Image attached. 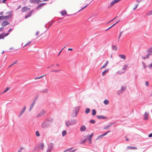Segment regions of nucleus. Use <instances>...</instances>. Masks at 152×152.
I'll return each instance as SVG.
<instances>
[{"label": "nucleus", "mask_w": 152, "mask_h": 152, "mask_svg": "<svg viewBox=\"0 0 152 152\" xmlns=\"http://www.w3.org/2000/svg\"><path fill=\"white\" fill-rule=\"evenodd\" d=\"M50 124L49 122L47 121H44L41 124V126L42 128L45 129L48 127Z\"/></svg>", "instance_id": "1"}, {"label": "nucleus", "mask_w": 152, "mask_h": 152, "mask_svg": "<svg viewBox=\"0 0 152 152\" xmlns=\"http://www.w3.org/2000/svg\"><path fill=\"white\" fill-rule=\"evenodd\" d=\"M31 43V41L28 39H25L23 41L21 45L24 47L30 45Z\"/></svg>", "instance_id": "2"}, {"label": "nucleus", "mask_w": 152, "mask_h": 152, "mask_svg": "<svg viewBox=\"0 0 152 152\" xmlns=\"http://www.w3.org/2000/svg\"><path fill=\"white\" fill-rule=\"evenodd\" d=\"M76 122L75 121H68L66 122V124L67 126L68 127L69 126L73 125Z\"/></svg>", "instance_id": "3"}, {"label": "nucleus", "mask_w": 152, "mask_h": 152, "mask_svg": "<svg viewBox=\"0 0 152 152\" xmlns=\"http://www.w3.org/2000/svg\"><path fill=\"white\" fill-rule=\"evenodd\" d=\"M42 34L41 32L39 31H37L35 34L34 36L36 39H37L42 36Z\"/></svg>", "instance_id": "4"}, {"label": "nucleus", "mask_w": 152, "mask_h": 152, "mask_svg": "<svg viewBox=\"0 0 152 152\" xmlns=\"http://www.w3.org/2000/svg\"><path fill=\"white\" fill-rule=\"evenodd\" d=\"M46 111L44 110H42L41 112L39 113L36 116L37 118H39L44 115L45 114Z\"/></svg>", "instance_id": "5"}, {"label": "nucleus", "mask_w": 152, "mask_h": 152, "mask_svg": "<svg viewBox=\"0 0 152 152\" xmlns=\"http://www.w3.org/2000/svg\"><path fill=\"white\" fill-rule=\"evenodd\" d=\"M128 66L127 65H125L122 69L121 71L120 70L118 72V73L119 74H121L122 73H124L125 72V70L126 68Z\"/></svg>", "instance_id": "6"}, {"label": "nucleus", "mask_w": 152, "mask_h": 152, "mask_svg": "<svg viewBox=\"0 0 152 152\" xmlns=\"http://www.w3.org/2000/svg\"><path fill=\"white\" fill-rule=\"evenodd\" d=\"M80 109V107L78 106L75 107L74 112H75V115H73V116L76 117L77 115L78 112Z\"/></svg>", "instance_id": "7"}, {"label": "nucleus", "mask_w": 152, "mask_h": 152, "mask_svg": "<svg viewBox=\"0 0 152 152\" xmlns=\"http://www.w3.org/2000/svg\"><path fill=\"white\" fill-rule=\"evenodd\" d=\"M121 0H113L112 1L110 5V7H113L114 4L117 3H118Z\"/></svg>", "instance_id": "8"}, {"label": "nucleus", "mask_w": 152, "mask_h": 152, "mask_svg": "<svg viewBox=\"0 0 152 152\" xmlns=\"http://www.w3.org/2000/svg\"><path fill=\"white\" fill-rule=\"evenodd\" d=\"M30 9L29 8H28L27 7H24L22 8L21 11L22 12H25L30 10Z\"/></svg>", "instance_id": "9"}, {"label": "nucleus", "mask_w": 152, "mask_h": 152, "mask_svg": "<svg viewBox=\"0 0 152 152\" xmlns=\"http://www.w3.org/2000/svg\"><path fill=\"white\" fill-rule=\"evenodd\" d=\"M9 24V23L6 20H4L2 22L1 25L3 26H5Z\"/></svg>", "instance_id": "10"}, {"label": "nucleus", "mask_w": 152, "mask_h": 152, "mask_svg": "<svg viewBox=\"0 0 152 152\" xmlns=\"http://www.w3.org/2000/svg\"><path fill=\"white\" fill-rule=\"evenodd\" d=\"M110 132V131H108L107 132L104 133V134H102L100 135H99V136H98V137L97 138H96V140H99V139H100L102 137H104V136L106 135V134H107L108 133Z\"/></svg>", "instance_id": "11"}, {"label": "nucleus", "mask_w": 152, "mask_h": 152, "mask_svg": "<svg viewBox=\"0 0 152 152\" xmlns=\"http://www.w3.org/2000/svg\"><path fill=\"white\" fill-rule=\"evenodd\" d=\"M44 146L43 143H41L38 145V148L40 150H42L44 148Z\"/></svg>", "instance_id": "12"}, {"label": "nucleus", "mask_w": 152, "mask_h": 152, "mask_svg": "<svg viewBox=\"0 0 152 152\" xmlns=\"http://www.w3.org/2000/svg\"><path fill=\"white\" fill-rule=\"evenodd\" d=\"M149 115L148 113L146 112L144 115V119L145 120H147L148 118V115Z\"/></svg>", "instance_id": "13"}, {"label": "nucleus", "mask_w": 152, "mask_h": 152, "mask_svg": "<svg viewBox=\"0 0 152 152\" xmlns=\"http://www.w3.org/2000/svg\"><path fill=\"white\" fill-rule=\"evenodd\" d=\"M30 1L31 3H39V2H41L40 0H30Z\"/></svg>", "instance_id": "14"}, {"label": "nucleus", "mask_w": 152, "mask_h": 152, "mask_svg": "<svg viewBox=\"0 0 152 152\" xmlns=\"http://www.w3.org/2000/svg\"><path fill=\"white\" fill-rule=\"evenodd\" d=\"M149 51V53L147 54L146 57V58H148L149 56L152 55V49L150 50Z\"/></svg>", "instance_id": "15"}, {"label": "nucleus", "mask_w": 152, "mask_h": 152, "mask_svg": "<svg viewBox=\"0 0 152 152\" xmlns=\"http://www.w3.org/2000/svg\"><path fill=\"white\" fill-rule=\"evenodd\" d=\"M26 109V107L25 106L24 107L23 109H22V110L20 112V115H19V117H20L22 114L24 113L25 110Z\"/></svg>", "instance_id": "16"}, {"label": "nucleus", "mask_w": 152, "mask_h": 152, "mask_svg": "<svg viewBox=\"0 0 152 152\" xmlns=\"http://www.w3.org/2000/svg\"><path fill=\"white\" fill-rule=\"evenodd\" d=\"M35 101H34L30 106L29 111H31L32 110L35 104Z\"/></svg>", "instance_id": "17"}, {"label": "nucleus", "mask_w": 152, "mask_h": 152, "mask_svg": "<svg viewBox=\"0 0 152 152\" xmlns=\"http://www.w3.org/2000/svg\"><path fill=\"white\" fill-rule=\"evenodd\" d=\"M86 129V127L84 125L82 126L80 128V130L81 131H84Z\"/></svg>", "instance_id": "18"}, {"label": "nucleus", "mask_w": 152, "mask_h": 152, "mask_svg": "<svg viewBox=\"0 0 152 152\" xmlns=\"http://www.w3.org/2000/svg\"><path fill=\"white\" fill-rule=\"evenodd\" d=\"M109 69H108L105 70L102 73V76L105 75L109 71Z\"/></svg>", "instance_id": "19"}, {"label": "nucleus", "mask_w": 152, "mask_h": 152, "mask_svg": "<svg viewBox=\"0 0 152 152\" xmlns=\"http://www.w3.org/2000/svg\"><path fill=\"white\" fill-rule=\"evenodd\" d=\"M96 117L99 119H105L106 118L103 115H98L96 116Z\"/></svg>", "instance_id": "20"}, {"label": "nucleus", "mask_w": 152, "mask_h": 152, "mask_svg": "<svg viewBox=\"0 0 152 152\" xmlns=\"http://www.w3.org/2000/svg\"><path fill=\"white\" fill-rule=\"evenodd\" d=\"M108 63H109L108 61L107 60L106 61V62L105 63V64L103 65V66L101 68V69H102V68H104L106 67L107 66V64H108Z\"/></svg>", "instance_id": "21"}, {"label": "nucleus", "mask_w": 152, "mask_h": 152, "mask_svg": "<svg viewBox=\"0 0 152 152\" xmlns=\"http://www.w3.org/2000/svg\"><path fill=\"white\" fill-rule=\"evenodd\" d=\"M127 148L128 149H137V148L135 147H131L128 146L127 147Z\"/></svg>", "instance_id": "22"}, {"label": "nucleus", "mask_w": 152, "mask_h": 152, "mask_svg": "<svg viewBox=\"0 0 152 152\" xmlns=\"http://www.w3.org/2000/svg\"><path fill=\"white\" fill-rule=\"evenodd\" d=\"M11 15H10V16H4V19H5V20H7V19H10V18H11Z\"/></svg>", "instance_id": "23"}, {"label": "nucleus", "mask_w": 152, "mask_h": 152, "mask_svg": "<svg viewBox=\"0 0 152 152\" xmlns=\"http://www.w3.org/2000/svg\"><path fill=\"white\" fill-rule=\"evenodd\" d=\"M119 56L122 59H125L126 58V56L124 55H119Z\"/></svg>", "instance_id": "24"}, {"label": "nucleus", "mask_w": 152, "mask_h": 152, "mask_svg": "<svg viewBox=\"0 0 152 152\" xmlns=\"http://www.w3.org/2000/svg\"><path fill=\"white\" fill-rule=\"evenodd\" d=\"M151 15H152V10L146 14V15L147 16H149Z\"/></svg>", "instance_id": "25"}, {"label": "nucleus", "mask_w": 152, "mask_h": 152, "mask_svg": "<svg viewBox=\"0 0 152 152\" xmlns=\"http://www.w3.org/2000/svg\"><path fill=\"white\" fill-rule=\"evenodd\" d=\"M61 13L62 15H64L66 14V12L65 10H63L62 11Z\"/></svg>", "instance_id": "26"}, {"label": "nucleus", "mask_w": 152, "mask_h": 152, "mask_svg": "<svg viewBox=\"0 0 152 152\" xmlns=\"http://www.w3.org/2000/svg\"><path fill=\"white\" fill-rule=\"evenodd\" d=\"M32 11H31L28 15H27L25 16V18H27L28 17L31 16V15L32 14Z\"/></svg>", "instance_id": "27"}, {"label": "nucleus", "mask_w": 152, "mask_h": 152, "mask_svg": "<svg viewBox=\"0 0 152 152\" xmlns=\"http://www.w3.org/2000/svg\"><path fill=\"white\" fill-rule=\"evenodd\" d=\"M9 33H7L5 35H4V36H3L2 34L0 35V37H1V38H4V37L7 36V35H9Z\"/></svg>", "instance_id": "28"}, {"label": "nucleus", "mask_w": 152, "mask_h": 152, "mask_svg": "<svg viewBox=\"0 0 152 152\" xmlns=\"http://www.w3.org/2000/svg\"><path fill=\"white\" fill-rule=\"evenodd\" d=\"M48 89L47 88L44 89L42 91V92L43 93H47L48 92Z\"/></svg>", "instance_id": "29"}, {"label": "nucleus", "mask_w": 152, "mask_h": 152, "mask_svg": "<svg viewBox=\"0 0 152 152\" xmlns=\"http://www.w3.org/2000/svg\"><path fill=\"white\" fill-rule=\"evenodd\" d=\"M66 131L65 130H63L62 132V135L63 136H64L66 134Z\"/></svg>", "instance_id": "30"}, {"label": "nucleus", "mask_w": 152, "mask_h": 152, "mask_svg": "<svg viewBox=\"0 0 152 152\" xmlns=\"http://www.w3.org/2000/svg\"><path fill=\"white\" fill-rule=\"evenodd\" d=\"M96 113V112L95 110H92V115H94Z\"/></svg>", "instance_id": "31"}, {"label": "nucleus", "mask_w": 152, "mask_h": 152, "mask_svg": "<svg viewBox=\"0 0 152 152\" xmlns=\"http://www.w3.org/2000/svg\"><path fill=\"white\" fill-rule=\"evenodd\" d=\"M90 111V109L88 108H87L85 110V113L86 114H88Z\"/></svg>", "instance_id": "32"}, {"label": "nucleus", "mask_w": 152, "mask_h": 152, "mask_svg": "<svg viewBox=\"0 0 152 152\" xmlns=\"http://www.w3.org/2000/svg\"><path fill=\"white\" fill-rule=\"evenodd\" d=\"M61 69H58L56 70H53L52 71L53 72H58L59 71H61Z\"/></svg>", "instance_id": "33"}, {"label": "nucleus", "mask_w": 152, "mask_h": 152, "mask_svg": "<svg viewBox=\"0 0 152 152\" xmlns=\"http://www.w3.org/2000/svg\"><path fill=\"white\" fill-rule=\"evenodd\" d=\"M104 103L105 104H107L109 103V101L108 100L105 99L104 102Z\"/></svg>", "instance_id": "34"}, {"label": "nucleus", "mask_w": 152, "mask_h": 152, "mask_svg": "<svg viewBox=\"0 0 152 152\" xmlns=\"http://www.w3.org/2000/svg\"><path fill=\"white\" fill-rule=\"evenodd\" d=\"M126 88V87L125 86H122L121 88V89L122 90V92L125 90Z\"/></svg>", "instance_id": "35"}, {"label": "nucleus", "mask_w": 152, "mask_h": 152, "mask_svg": "<svg viewBox=\"0 0 152 152\" xmlns=\"http://www.w3.org/2000/svg\"><path fill=\"white\" fill-rule=\"evenodd\" d=\"M113 49L114 50H116L117 49V47L116 46H114L113 47Z\"/></svg>", "instance_id": "36"}, {"label": "nucleus", "mask_w": 152, "mask_h": 152, "mask_svg": "<svg viewBox=\"0 0 152 152\" xmlns=\"http://www.w3.org/2000/svg\"><path fill=\"white\" fill-rule=\"evenodd\" d=\"M24 149L23 147H21L18 150V152H21Z\"/></svg>", "instance_id": "37"}, {"label": "nucleus", "mask_w": 152, "mask_h": 152, "mask_svg": "<svg viewBox=\"0 0 152 152\" xmlns=\"http://www.w3.org/2000/svg\"><path fill=\"white\" fill-rule=\"evenodd\" d=\"M44 76V75H43L41 76H40L39 77H36V78H34V79L35 80H37V79H40L41 78H42V77Z\"/></svg>", "instance_id": "38"}, {"label": "nucleus", "mask_w": 152, "mask_h": 152, "mask_svg": "<svg viewBox=\"0 0 152 152\" xmlns=\"http://www.w3.org/2000/svg\"><path fill=\"white\" fill-rule=\"evenodd\" d=\"M36 135L37 137H39L40 136V134L39 133V132L38 131L36 132Z\"/></svg>", "instance_id": "39"}, {"label": "nucleus", "mask_w": 152, "mask_h": 152, "mask_svg": "<svg viewBox=\"0 0 152 152\" xmlns=\"http://www.w3.org/2000/svg\"><path fill=\"white\" fill-rule=\"evenodd\" d=\"M90 122L91 123L94 124L95 123V121L94 120H91L90 121Z\"/></svg>", "instance_id": "40"}, {"label": "nucleus", "mask_w": 152, "mask_h": 152, "mask_svg": "<svg viewBox=\"0 0 152 152\" xmlns=\"http://www.w3.org/2000/svg\"><path fill=\"white\" fill-rule=\"evenodd\" d=\"M51 147L49 148L47 150V152H51Z\"/></svg>", "instance_id": "41"}, {"label": "nucleus", "mask_w": 152, "mask_h": 152, "mask_svg": "<svg viewBox=\"0 0 152 152\" xmlns=\"http://www.w3.org/2000/svg\"><path fill=\"white\" fill-rule=\"evenodd\" d=\"M86 139L83 140V141L81 142L80 143V144H83V143H85L86 142Z\"/></svg>", "instance_id": "42"}, {"label": "nucleus", "mask_w": 152, "mask_h": 152, "mask_svg": "<svg viewBox=\"0 0 152 152\" xmlns=\"http://www.w3.org/2000/svg\"><path fill=\"white\" fill-rule=\"evenodd\" d=\"M90 3H89L88 4H86V6L83 7L80 10H83V9L84 8H85V7H87L88 5Z\"/></svg>", "instance_id": "43"}, {"label": "nucleus", "mask_w": 152, "mask_h": 152, "mask_svg": "<svg viewBox=\"0 0 152 152\" xmlns=\"http://www.w3.org/2000/svg\"><path fill=\"white\" fill-rule=\"evenodd\" d=\"M10 89V88H7L3 92V93H4L6 92Z\"/></svg>", "instance_id": "44"}, {"label": "nucleus", "mask_w": 152, "mask_h": 152, "mask_svg": "<svg viewBox=\"0 0 152 152\" xmlns=\"http://www.w3.org/2000/svg\"><path fill=\"white\" fill-rule=\"evenodd\" d=\"M93 135V133H92L91 134L89 135H88V137H89L90 138H92V136Z\"/></svg>", "instance_id": "45"}, {"label": "nucleus", "mask_w": 152, "mask_h": 152, "mask_svg": "<svg viewBox=\"0 0 152 152\" xmlns=\"http://www.w3.org/2000/svg\"><path fill=\"white\" fill-rule=\"evenodd\" d=\"M115 26V24H113L112 26H110V27L109 28H108L106 30V31H107V30L109 29H110L112 27H113V26Z\"/></svg>", "instance_id": "46"}, {"label": "nucleus", "mask_w": 152, "mask_h": 152, "mask_svg": "<svg viewBox=\"0 0 152 152\" xmlns=\"http://www.w3.org/2000/svg\"><path fill=\"white\" fill-rule=\"evenodd\" d=\"M4 29V28L3 27L0 28V31H3Z\"/></svg>", "instance_id": "47"}, {"label": "nucleus", "mask_w": 152, "mask_h": 152, "mask_svg": "<svg viewBox=\"0 0 152 152\" xmlns=\"http://www.w3.org/2000/svg\"><path fill=\"white\" fill-rule=\"evenodd\" d=\"M4 20V16H0V20Z\"/></svg>", "instance_id": "48"}, {"label": "nucleus", "mask_w": 152, "mask_h": 152, "mask_svg": "<svg viewBox=\"0 0 152 152\" xmlns=\"http://www.w3.org/2000/svg\"><path fill=\"white\" fill-rule=\"evenodd\" d=\"M91 139L92 138H90L89 137L88 139V140L89 141V142H90V143H91Z\"/></svg>", "instance_id": "49"}, {"label": "nucleus", "mask_w": 152, "mask_h": 152, "mask_svg": "<svg viewBox=\"0 0 152 152\" xmlns=\"http://www.w3.org/2000/svg\"><path fill=\"white\" fill-rule=\"evenodd\" d=\"M138 4H136V6L135 7H134V8H133V10H135L136 8H137V7L138 6Z\"/></svg>", "instance_id": "50"}, {"label": "nucleus", "mask_w": 152, "mask_h": 152, "mask_svg": "<svg viewBox=\"0 0 152 152\" xmlns=\"http://www.w3.org/2000/svg\"><path fill=\"white\" fill-rule=\"evenodd\" d=\"M45 3H43L41 4H39V7H41V6H42L45 5Z\"/></svg>", "instance_id": "51"}, {"label": "nucleus", "mask_w": 152, "mask_h": 152, "mask_svg": "<svg viewBox=\"0 0 152 152\" xmlns=\"http://www.w3.org/2000/svg\"><path fill=\"white\" fill-rule=\"evenodd\" d=\"M148 66L149 68H151L152 67V63L151 64H150L149 65H148Z\"/></svg>", "instance_id": "52"}, {"label": "nucleus", "mask_w": 152, "mask_h": 152, "mask_svg": "<svg viewBox=\"0 0 152 152\" xmlns=\"http://www.w3.org/2000/svg\"><path fill=\"white\" fill-rule=\"evenodd\" d=\"M145 85L147 86H148V82H145Z\"/></svg>", "instance_id": "53"}, {"label": "nucleus", "mask_w": 152, "mask_h": 152, "mask_svg": "<svg viewBox=\"0 0 152 152\" xmlns=\"http://www.w3.org/2000/svg\"><path fill=\"white\" fill-rule=\"evenodd\" d=\"M7 0H3L2 1V3H6Z\"/></svg>", "instance_id": "54"}, {"label": "nucleus", "mask_w": 152, "mask_h": 152, "mask_svg": "<svg viewBox=\"0 0 152 152\" xmlns=\"http://www.w3.org/2000/svg\"><path fill=\"white\" fill-rule=\"evenodd\" d=\"M117 17V16H116V17H115L113 19V20H111V21H110L109 22V23H110V22H112V21H113L114 20H115V19L116 18V17Z\"/></svg>", "instance_id": "55"}, {"label": "nucleus", "mask_w": 152, "mask_h": 152, "mask_svg": "<svg viewBox=\"0 0 152 152\" xmlns=\"http://www.w3.org/2000/svg\"><path fill=\"white\" fill-rule=\"evenodd\" d=\"M122 32H120V36H119V37L118 39V41H119V38H120V37H121V34H122Z\"/></svg>", "instance_id": "56"}, {"label": "nucleus", "mask_w": 152, "mask_h": 152, "mask_svg": "<svg viewBox=\"0 0 152 152\" xmlns=\"http://www.w3.org/2000/svg\"><path fill=\"white\" fill-rule=\"evenodd\" d=\"M148 137H152V133L148 135Z\"/></svg>", "instance_id": "57"}, {"label": "nucleus", "mask_w": 152, "mask_h": 152, "mask_svg": "<svg viewBox=\"0 0 152 152\" xmlns=\"http://www.w3.org/2000/svg\"><path fill=\"white\" fill-rule=\"evenodd\" d=\"M111 125H108L105 128V129H108L110 126Z\"/></svg>", "instance_id": "58"}, {"label": "nucleus", "mask_w": 152, "mask_h": 152, "mask_svg": "<svg viewBox=\"0 0 152 152\" xmlns=\"http://www.w3.org/2000/svg\"><path fill=\"white\" fill-rule=\"evenodd\" d=\"M68 50L72 51L73 50V49L72 48H69L68 49Z\"/></svg>", "instance_id": "59"}, {"label": "nucleus", "mask_w": 152, "mask_h": 152, "mask_svg": "<svg viewBox=\"0 0 152 152\" xmlns=\"http://www.w3.org/2000/svg\"><path fill=\"white\" fill-rule=\"evenodd\" d=\"M12 30V29L10 28L9 30L8 31V32H10Z\"/></svg>", "instance_id": "60"}, {"label": "nucleus", "mask_w": 152, "mask_h": 152, "mask_svg": "<svg viewBox=\"0 0 152 152\" xmlns=\"http://www.w3.org/2000/svg\"><path fill=\"white\" fill-rule=\"evenodd\" d=\"M17 63V62H15V63H13V64H11V65H10V66H12V65H14V64H16Z\"/></svg>", "instance_id": "61"}, {"label": "nucleus", "mask_w": 152, "mask_h": 152, "mask_svg": "<svg viewBox=\"0 0 152 152\" xmlns=\"http://www.w3.org/2000/svg\"><path fill=\"white\" fill-rule=\"evenodd\" d=\"M72 148H70V149H67V150H65V151H69V150L70 149H72Z\"/></svg>", "instance_id": "62"}, {"label": "nucleus", "mask_w": 152, "mask_h": 152, "mask_svg": "<svg viewBox=\"0 0 152 152\" xmlns=\"http://www.w3.org/2000/svg\"><path fill=\"white\" fill-rule=\"evenodd\" d=\"M119 21H117L116 23H115L114 24H115V25L116 24L118 23Z\"/></svg>", "instance_id": "63"}, {"label": "nucleus", "mask_w": 152, "mask_h": 152, "mask_svg": "<svg viewBox=\"0 0 152 152\" xmlns=\"http://www.w3.org/2000/svg\"><path fill=\"white\" fill-rule=\"evenodd\" d=\"M3 14V12H0V15H1Z\"/></svg>", "instance_id": "64"}]
</instances>
